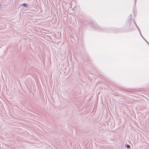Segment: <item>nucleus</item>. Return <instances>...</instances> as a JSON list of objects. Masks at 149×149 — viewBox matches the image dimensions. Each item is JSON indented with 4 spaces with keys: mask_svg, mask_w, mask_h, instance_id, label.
Wrapping results in <instances>:
<instances>
[{
    "mask_svg": "<svg viewBox=\"0 0 149 149\" xmlns=\"http://www.w3.org/2000/svg\"><path fill=\"white\" fill-rule=\"evenodd\" d=\"M90 23L91 24L92 27L94 29H101L99 27H97V24H95L94 22L91 21H90Z\"/></svg>",
    "mask_w": 149,
    "mask_h": 149,
    "instance_id": "f257e3e1",
    "label": "nucleus"
},
{
    "mask_svg": "<svg viewBox=\"0 0 149 149\" xmlns=\"http://www.w3.org/2000/svg\"><path fill=\"white\" fill-rule=\"evenodd\" d=\"M69 35L70 38H74L75 35L72 32H70Z\"/></svg>",
    "mask_w": 149,
    "mask_h": 149,
    "instance_id": "f03ea898",
    "label": "nucleus"
},
{
    "mask_svg": "<svg viewBox=\"0 0 149 149\" xmlns=\"http://www.w3.org/2000/svg\"><path fill=\"white\" fill-rule=\"evenodd\" d=\"M84 59L86 61H90V58L87 55H85L84 56Z\"/></svg>",
    "mask_w": 149,
    "mask_h": 149,
    "instance_id": "7ed1b4c3",
    "label": "nucleus"
},
{
    "mask_svg": "<svg viewBox=\"0 0 149 149\" xmlns=\"http://www.w3.org/2000/svg\"><path fill=\"white\" fill-rule=\"evenodd\" d=\"M21 5L26 8H28L29 7L28 5L26 3H22L21 4Z\"/></svg>",
    "mask_w": 149,
    "mask_h": 149,
    "instance_id": "20e7f679",
    "label": "nucleus"
},
{
    "mask_svg": "<svg viewBox=\"0 0 149 149\" xmlns=\"http://www.w3.org/2000/svg\"><path fill=\"white\" fill-rule=\"evenodd\" d=\"M125 146L127 149L130 148V146L128 144H125Z\"/></svg>",
    "mask_w": 149,
    "mask_h": 149,
    "instance_id": "39448f33",
    "label": "nucleus"
},
{
    "mask_svg": "<svg viewBox=\"0 0 149 149\" xmlns=\"http://www.w3.org/2000/svg\"><path fill=\"white\" fill-rule=\"evenodd\" d=\"M135 25L136 26V27H137V28L138 29V30H139L140 34H141V31H140V29H139V27L138 26H137V25L136 24V23H135Z\"/></svg>",
    "mask_w": 149,
    "mask_h": 149,
    "instance_id": "423d86ee",
    "label": "nucleus"
},
{
    "mask_svg": "<svg viewBox=\"0 0 149 149\" xmlns=\"http://www.w3.org/2000/svg\"><path fill=\"white\" fill-rule=\"evenodd\" d=\"M129 24H130V22H131V20L130 19H129Z\"/></svg>",
    "mask_w": 149,
    "mask_h": 149,
    "instance_id": "0eeeda50",
    "label": "nucleus"
},
{
    "mask_svg": "<svg viewBox=\"0 0 149 149\" xmlns=\"http://www.w3.org/2000/svg\"><path fill=\"white\" fill-rule=\"evenodd\" d=\"M1 6V4H0V6Z\"/></svg>",
    "mask_w": 149,
    "mask_h": 149,
    "instance_id": "6e6552de",
    "label": "nucleus"
}]
</instances>
